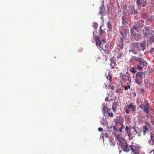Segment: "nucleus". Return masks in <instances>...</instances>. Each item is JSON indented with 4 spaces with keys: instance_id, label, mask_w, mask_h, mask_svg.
I'll return each instance as SVG.
<instances>
[{
    "instance_id": "f257e3e1",
    "label": "nucleus",
    "mask_w": 154,
    "mask_h": 154,
    "mask_svg": "<svg viewBox=\"0 0 154 154\" xmlns=\"http://www.w3.org/2000/svg\"><path fill=\"white\" fill-rule=\"evenodd\" d=\"M94 39L95 41L96 45L100 50L103 51H106L107 50V48H106V45H105V47L104 48H103V45L104 44L102 43L99 36L96 35Z\"/></svg>"
},
{
    "instance_id": "f03ea898",
    "label": "nucleus",
    "mask_w": 154,
    "mask_h": 154,
    "mask_svg": "<svg viewBox=\"0 0 154 154\" xmlns=\"http://www.w3.org/2000/svg\"><path fill=\"white\" fill-rule=\"evenodd\" d=\"M131 47V51L135 54L139 53L141 50L139 48V44L137 42L132 43Z\"/></svg>"
},
{
    "instance_id": "7ed1b4c3",
    "label": "nucleus",
    "mask_w": 154,
    "mask_h": 154,
    "mask_svg": "<svg viewBox=\"0 0 154 154\" xmlns=\"http://www.w3.org/2000/svg\"><path fill=\"white\" fill-rule=\"evenodd\" d=\"M135 81L136 84L141 86L143 81L142 78V72H138L136 74Z\"/></svg>"
},
{
    "instance_id": "20e7f679",
    "label": "nucleus",
    "mask_w": 154,
    "mask_h": 154,
    "mask_svg": "<svg viewBox=\"0 0 154 154\" xmlns=\"http://www.w3.org/2000/svg\"><path fill=\"white\" fill-rule=\"evenodd\" d=\"M127 75L123 74V73H121L120 74V78L122 79V81H128L130 83L131 82V78L130 77V74L128 72L126 73Z\"/></svg>"
},
{
    "instance_id": "39448f33",
    "label": "nucleus",
    "mask_w": 154,
    "mask_h": 154,
    "mask_svg": "<svg viewBox=\"0 0 154 154\" xmlns=\"http://www.w3.org/2000/svg\"><path fill=\"white\" fill-rule=\"evenodd\" d=\"M121 148L122 150L125 152H128L131 150V145L128 146V144L127 143L123 142L120 143Z\"/></svg>"
},
{
    "instance_id": "423d86ee",
    "label": "nucleus",
    "mask_w": 154,
    "mask_h": 154,
    "mask_svg": "<svg viewBox=\"0 0 154 154\" xmlns=\"http://www.w3.org/2000/svg\"><path fill=\"white\" fill-rule=\"evenodd\" d=\"M137 6L139 8L145 7L147 5V1L137 0L136 2Z\"/></svg>"
},
{
    "instance_id": "0eeeda50",
    "label": "nucleus",
    "mask_w": 154,
    "mask_h": 154,
    "mask_svg": "<svg viewBox=\"0 0 154 154\" xmlns=\"http://www.w3.org/2000/svg\"><path fill=\"white\" fill-rule=\"evenodd\" d=\"M140 147L139 146L131 145V150H132L134 154H140Z\"/></svg>"
},
{
    "instance_id": "6e6552de",
    "label": "nucleus",
    "mask_w": 154,
    "mask_h": 154,
    "mask_svg": "<svg viewBox=\"0 0 154 154\" xmlns=\"http://www.w3.org/2000/svg\"><path fill=\"white\" fill-rule=\"evenodd\" d=\"M143 110L144 112L148 114L149 111L150 110H152V109L150 108V107L149 104L147 102L146 103L145 105H143L141 107L142 109H143Z\"/></svg>"
},
{
    "instance_id": "1a4fd4ad",
    "label": "nucleus",
    "mask_w": 154,
    "mask_h": 154,
    "mask_svg": "<svg viewBox=\"0 0 154 154\" xmlns=\"http://www.w3.org/2000/svg\"><path fill=\"white\" fill-rule=\"evenodd\" d=\"M143 31V35L145 37L147 38L148 35H150L151 32L149 27L145 26Z\"/></svg>"
},
{
    "instance_id": "9d476101",
    "label": "nucleus",
    "mask_w": 154,
    "mask_h": 154,
    "mask_svg": "<svg viewBox=\"0 0 154 154\" xmlns=\"http://www.w3.org/2000/svg\"><path fill=\"white\" fill-rule=\"evenodd\" d=\"M140 30V28L136 25H134L132 28L131 29V35H134L136 32H139Z\"/></svg>"
},
{
    "instance_id": "9b49d317",
    "label": "nucleus",
    "mask_w": 154,
    "mask_h": 154,
    "mask_svg": "<svg viewBox=\"0 0 154 154\" xmlns=\"http://www.w3.org/2000/svg\"><path fill=\"white\" fill-rule=\"evenodd\" d=\"M114 135L116 137V139L120 142V143L125 141V139L122 137V135L117 134L116 133H115Z\"/></svg>"
},
{
    "instance_id": "f8f14e48",
    "label": "nucleus",
    "mask_w": 154,
    "mask_h": 154,
    "mask_svg": "<svg viewBox=\"0 0 154 154\" xmlns=\"http://www.w3.org/2000/svg\"><path fill=\"white\" fill-rule=\"evenodd\" d=\"M106 77L107 80V82L108 83V84H106L105 86L106 87H109L110 86V84L111 82V79L112 78V76L111 74L109 73L108 75L106 76Z\"/></svg>"
},
{
    "instance_id": "ddd939ff",
    "label": "nucleus",
    "mask_w": 154,
    "mask_h": 154,
    "mask_svg": "<svg viewBox=\"0 0 154 154\" xmlns=\"http://www.w3.org/2000/svg\"><path fill=\"white\" fill-rule=\"evenodd\" d=\"M114 122L116 125L119 123L120 124L124 121L122 120L121 117L118 116L114 119Z\"/></svg>"
},
{
    "instance_id": "4468645a",
    "label": "nucleus",
    "mask_w": 154,
    "mask_h": 154,
    "mask_svg": "<svg viewBox=\"0 0 154 154\" xmlns=\"http://www.w3.org/2000/svg\"><path fill=\"white\" fill-rule=\"evenodd\" d=\"M138 62L140 63L139 64L141 65L143 67H144V66L147 64V62L143 58H140L139 59Z\"/></svg>"
},
{
    "instance_id": "2eb2a0df",
    "label": "nucleus",
    "mask_w": 154,
    "mask_h": 154,
    "mask_svg": "<svg viewBox=\"0 0 154 154\" xmlns=\"http://www.w3.org/2000/svg\"><path fill=\"white\" fill-rule=\"evenodd\" d=\"M110 66L112 69L114 68H116L118 69V67L117 66V65L116 63V61L113 60H111V63L110 64Z\"/></svg>"
},
{
    "instance_id": "dca6fc26",
    "label": "nucleus",
    "mask_w": 154,
    "mask_h": 154,
    "mask_svg": "<svg viewBox=\"0 0 154 154\" xmlns=\"http://www.w3.org/2000/svg\"><path fill=\"white\" fill-rule=\"evenodd\" d=\"M136 133L138 134V136H140L142 133V130L141 129L139 128L138 127L134 128V129Z\"/></svg>"
},
{
    "instance_id": "f3484780",
    "label": "nucleus",
    "mask_w": 154,
    "mask_h": 154,
    "mask_svg": "<svg viewBox=\"0 0 154 154\" xmlns=\"http://www.w3.org/2000/svg\"><path fill=\"white\" fill-rule=\"evenodd\" d=\"M149 143L151 145H154V134H150V139L149 140Z\"/></svg>"
},
{
    "instance_id": "a211bd4d",
    "label": "nucleus",
    "mask_w": 154,
    "mask_h": 154,
    "mask_svg": "<svg viewBox=\"0 0 154 154\" xmlns=\"http://www.w3.org/2000/svg\"><path fill=\"white\" fill-rule=\"evenodd\" d=\"M123 40H122V39L121 38V39H120L119 40V41L118 46V48L119 49H122L123 48Z\"/></svg>"
},
{
    "instance_id": "6ab92c4d",
    "label": "nucleus",
    "mask_w": 154,
    "mask_h": 154,
    "mask_svg": "<svg viewBox=\"0 0 154 154\" xmlns=\"http://www.w3.org/2000/svg\"><path fill=\"white\" fill-rule=\"evenodd\" d=\"M128 109H131L132 111H135L136 109V105L134 106L133 104L130 103L129 105L128 106Z\"/></svg>"
},
{
    "instance_id": "aec40b11",
    "label": "nucleus",
    "mask_w": 154,
    "mask_h": 154,
    "mask_svg": "<svg viewBox=\"0 0 154 154\" xmlns=\"http://www.w3.org/2000/svg\"><path fill=\"white\" fill-rule=\"evenodd\" d=\"M118 106V103L115 101L113 102L112 106V109L114 112H116V108Z\"/></svg>"
},
{
    "instance_id": "412c9836",
    "label": "nucleus",
    "mask_w": 154,
    "mask_h": 154,
    "mask_svg": "<svg viewBox=\"0 0 154 154\" xmlns=\"http://www.w3.org/2000/svg\"><path fill=\"white\" fill-rule=\"evenodd\" d=\"M126 36V35H125L123 32L122 31L120 32V35H119V37H120V39H122V40H124L125 38V37Z\"/></svg>"
},
{
    "instance_id": "4be33fe9",
    "label": "nucleus",
    "mask_w": 154,
    "mask_h": 154,
    "mask_svg": "<svg viewBox=\"0 0 154 154\" xmlns=\"http://www.w3.org/2000/svg\"><path fill=\"white\" fill-rule=\"evenodd\" d=\"M143 135H145L146 131L148 130V128L147 126V125H144L143 127Z\"/></svg>"
},
{
    "instance_id": "5701e85b",
    "label": "nucleus",
    "mask_w": 154,
    "mask_h": 154,
    "mask_svg": "<svg viewBox=\"0 0 154 154\" xmlns=\"http://www.w3.org/2000/svg\"><path fill=\"white\" fill-rule=\"evenodd\" d=\"M127 134L129 137V140H132L134 137V136H133L132 134L131 133V131L128 132L127 133Z\"/></svg>"
},
{
    "instance_id": "b1692460",
    "label": "nucleus",
    "mask_w": 154,
    "mask_h": 154,
    "mask_svg": "<svg viewBox=\"0 0 154 154\" xmlns=\"http://www.w3.org/2000/svg\"><path fill=\"white\" fill-rule=\"evenodd\" d=\"M123 122L120 124L121 127L119 129V131L120 132H122V129H124L125 128L124 125L123 124Z\"/></svg>"
},
{
    "instance_id": "393cba45",
    "label": "nucleus",
    "mask_w": 154,
    "mask_h": 154,
    "mask_svg": "<svg viewBox=\"0 0 154 154\" xmlns=\"http://www.w3.org/2000/svg\"><path fill=\"white\" fill-rule=\"evenodd\" d=\"M131 14H138V12L137 10H136L134 8H131Z\"/></svg>"
},
{
    "instance_id": "a878e982",
    "label": "nucleus",
    "mask_w": 154,
    "mask_h": 154,
    "mask_svg": "<svg viewBox=\"0 0 154 154\" xmlns=\"http://www.w3.org/2000/svg\"><path fill=\"white\" fill-rule=\"evenodd\" d=\"M123 55V53L120 52H118L117 54V59H119Z\"/></svg>"
},
{
    "instance_id": "bb28decb",
    "label": "nucleus",
    "mask_w": 154,
    "mask_h": 154,
    "mask_svg": "<svg viewBox=\"0 0 154 154\" xmlns=\"http://www.w3.org/2000/svg\"><path fill=\"white\" fill-rule=\"evenodd\" d=\"M125 131L126 133L131 131V128L128 126H126L125 128Z\"/></svg>"
},
{
    "instance_id": "cd10ccee",
    "label": "nucleus",
    "mask_w": 154,
    "mask_h": 154,
    "mask_svg": "<svg viewBox=\"0 0 154 154\" xmlns=\"http://www.w3.org/2000/svg\"><path fill=\"white\" fill-rule=\"evenodd\" d=\"M107 27L109 31H111L112 29V25L109 22H107Z\"/></svg>"
},
{
    "instance_id": "c85d7f7f",
    "label": "nucleus",
    "mask_w": 154,
    "mask_h": 154,
    "mask_svg": "<svg viewBox=\"0 0 154 154\" xmlns=\"http://www.w3.org/2000/svg\"><path fill=\"white\" fill-rule=\"evenodd\" d=\"M102 26H100V36H101V35L104 34V31L101 28Z\"/></svg>"
},
{
    "instance_id": "c756f323",
    "label": "nucleus",
    "mask_w": 154,
    "mask_h": 154,
    "mask_svg": "<svg viewBox=\"0 0 154 154\" xmlns=\"http://www.w3.org/2000/svg\"><path fill=\"white\" fill-rule=\"evenodd\" d=\"M110 110H111L110 109H109H109H107V112H108V113L109 114V117H112L114 115L111 112H110Z\"/></svg>"
},
{
    "instance_id": "7c9ffc66",
    "label": "nucleus",
    "mask_w": 154,
    "mask_h": 154,
    "mask_svg": "<svg viewBox=\"0 0 154 154\" xmlns=\"http://www.w3.org/2000/svg\"><path fill=\"white\" fill-rule=\"evenodd\" d=\"M141 16L144 19H146L147 17V14L146 13L143 14H141Z\"/></svg>"
},
{
    "instance_id": "2f4dec72",
    "label": "nucleus",
    "mask_w": 154,
    "mask_h": 154,
    "mask_svg": "<svg viewBox=\"0 0 154 154\" xmlns=\"http://www.w3.org/2000/svg\"><path fill=\"white\" fill-rule=\"evenodd\" d=\"M137 68L139 70H142L143 69V66L139 64L137 66Z\"/></svg>"
},
{
    "instance_id": "473e14b6",
    "label": "nucleus",
    "mask_w": 154,
    "mask_h": 154,
    "mask_svg": "<svg viewBox=\"0 0 154 154\" xmlns=\"http://www.w3.org/2000/svg\"><path fill=\"white\" fill-rule=\"evenodd\" d=\"M139 58H137V57H133L131 58V59L132 60L134 61H138V59H140Z\"/></svg>"
},
{
    "instance_id": "72a5a7b5",
    "label": "nucleus",
    "mask_w": 154,
    "mask_h": 154,
    "mask_svg": "<svg viewBox=\"0 0 154 154\" xmlns=\"http://www.w3.org/2000/svg\"><path fill=\"white\" fill-rule=\"evenodd\" d=\"M140 47V48L141 49L144 51L145 49V46L143 44H139Z\"/></svg>"
},
{
    "instance_id": "f704fd0d",
    "label": "nucleus",
    "mask_w": 154,
    "mask_h": 154,
    "mask_svg": "<svg viewBox=\"0 0 154 154\" xmlns=\"http://www.w3.org/2000/svg\"><path fill=\"white\" fill-rule=\"evenodd\" d=\"M131 119L128 115L126 116L125 120L127 122H129Z\"/></svg>"
},
{
    "instance_id": "c9c22d12",
    "label": "nucleus",
    "mask_w": 154,
    "mask_h": 154,
    "mask_svg": "<svg viewBox=\"0 0 154 154\" xmlns=\"http://www.w3.org/2000/svg\"><path fill=\"white\" fill-rule=\"evenodd\" d=\"M130 71L133 74H135L136 73V71L135 69L134 68H133L131 69Z\"/></svg>"
},
{
    "instance_id": "e433bc0d",
    "label": "nucleus",
    "mask_w": 154,
    "mask_h": 154,
    "mask_svg": "<svg viewBox=\"0 0 154 154\" xmlns=\"http://www.w3.org/2000/svg\"><path fill=\"white\" fill-rule=\"evenodd\" d=\"M125 89V90H127L128 89H130V86L128 85V86H125L123 87Z\"/></svg>"
},
{
    "instance_id": "4c0bfd02",
    "label": "nucleus",
    "mask_w": 154,
    "mask_h": 154,
    "mask_svg": "<svg viewBox=\"0 0 154 154\" xmlns=\"http://www.w3.org/2000/svg\"><path fill=\"white\" fill-rule=\"evenodd\" d=\"M124 109L126 113L129 114L130 113V110L129 109Z\"/></svg>"
},
{
    "instance_id": "58836bf2",
    "label": "nucleus",
    "mask_w": 154,
    "mask_h": 154,
    "mask_svg": "<svg viewBox=\"0 0 154 154\" xmlns=\"http://www.w3.org/2000/svg\"><path fill=\"white\" fill-rule=\"evenodd\" d=\"M103 3L101 5V6L100 7V10H102L103 8H104V6H103L104 1H103Z\"/></svg>"
},
{
    "instance_id": "ea45409f",
    "label": "nucleus",
    "mask_w": 154,
    "mask_h": 154,
    "mask_svg": "<svg viewBox=\"0 0 154 154\" xmlns=\"http://www.w3.org/2000/svg\"><path fill=\"white\" fill-rule=\"evenodd\" d=\"M154 38V36H152L151 37H150V40L151 42H154V41L153 40V39Z\"/></svg>"
},
{
    "instance_id": "a19ab883",
    "label": "nucleus",
    "mask_w": 154,
    "mask_h": 154,
    "mask_svg": "<svg viewBox=\"0 0 154 154\" xmlns=\"http://www.w3.org/2000/svg\"><path fill=\"white\" fill-rule=\"evenodd\" d=\"M113 129L114 131H118V128L116 126H114L113 127Z\"/></svg>"
},
{
    "instance_id": "79ce46f5",
    "label": "nucleus",
    "mask_w": 154,
    "mask_h": 154,
    "mask_svg": "<svg viewBox=\"0 0 154 154\" xmlns=\"http://www.w3.org/2000/svg\"><path fill=\"white\" fill-rule=\"evenodd\" d=\"M120 89H117L116 90V92L118 93H119L120 92Z\"/></svg>"
},
{
    "instance_id": "37998d69",
    "label": "nucleus",
    "mask_w": 154,
    "mask_h": 154,
    "mask_svg": "<svg viewBox=\"0 0 154 154\" xmlns=\"http://www.w3.org/2000/svg\"><path fill=\"white\" fill-rule=\"evenodd\" d=\"M99 14L101 15H102L103 14L104 11H103L102 10H100V11L99 12Z\"/></svg>"
},
{
    "instance_id": "c03bdc74",
    "label": "nucleus",
    "mask_w": 154,
    "mask_h": 154,
    "mask_svg": "<svg viewBox=\"0 0 154 154\" xmlns=\"http://www.w3.org/2000/svg\"><path fill=\"white\" fill-rule=\"evenodd\" d=\"M93 26L95 27V30H96V28L97 27V23H94Z\"/></svg>"
},
{
    "instance_id": "a18cd8bd",
    "label": "nucleus",
    "mask_w": 154,
    "mask_h": 154,
    "mask_svg": "<svg viewBox=\"0 0 154 154\" xmlns=\"http://www.w3.org/2000/svg\"><path fill=\"white\" fill-rule=\"evenodd\" d=\"M147 20L149 21H151L152 20V18L151 17H149L147 18Z\"/></svg>"
},
{
    "instance_id": "49530a36",
    "label": "nucleus",
    "mask_w": 154,
    "mask_h": 154,
    "mask_svg": "<svg viewBox=\"0 0 154 154\" xmlns=\"http://www.w3.org/2000/svg\"><path fill=\"white\" fill-rule=\"evenodd\" d=\"M99 131H101L103 130V128H99L98 129Z\"/></svg>"
},
{
    "instance_id": "de8ad7c7",
    "label": "nucleus",
    "mask_w": 154,
    "mask_h": 154,
    "mask_svg": "<svg viewBox=\"0 0 154 154\" xmlns=\"http://www.w3.org/2000/svg\"><path fill=\"white\" fill-rule=\"evenodd\" d=\"M154 50V48H152L150 49V52L152 53Z\"/></svg>"
},
{
    "instance_id": "09e8293b",
    "label": "nucleus",
    "mask_w": 154,
    "mask_h": 154,
    "mask_svg": "<svg viewBox=\"0 0 154 154\" xmlns=\"http://www.w3.org/2000/svg\"><path fill=\"white\" fill-rule=\"evenodd\" d=\"M102 42L103 43L105 44L106 42V41L105 39H103L102 40Z\"/></svg>"
},
{
    "instance_id": "8fccbe9b",
    "label": "nucleus",
    "mask_w": 154,
    "mask_h": 154,
    "mask_svg": "<svg viewBox=\"0 0 154 154\" xmlns=\"http://www.w3.org/2000/svg\"><path fill=\"white\" fill-rule=\"evenodd\" d=\"M108 100V97H106L105 99V101H107Z\"/></svg>"
},
{
    "instance_id": "3c124183",
    "label": "nucleus",
    "mask_w": 154,
    "mask_h": 154,
    "mask_svg": "<svg viewBox=\"0 0 154 154\" xmlns=\"http://www.w3.org/2000/svg\"><path fill=\"white\" fill-rule=\"evenodd\" d=\"M97 33V31H95V32H93V36L94 37V38L95 37V35L94 36V35L95 34V33Z\"/></svg>"
},
{
    "instance_id": "603ef678",
    "label": "nucleus",
    "mask_w": 154,
    "mask_h": 154,
    "mask_svg": "<svg viewBox=\"0 0 154 154\" xmlns=\"http://www.w3.org/2000/svg\"><path fill=\"white\" fill-rule=\"evenodd\" d=\"M111 89L112 90H114L115 89L114 87V86H112L111 88Z\"/></svg>"
},
{
    "instance_id": "864d4df0",
    "label": "nucleus",
    "mask_w": 154,
    "mask_h": 154,
    "mask_svg": "<svg viewBox=\"0 0 154 154\" xmlns=\"http://www.w3.org/2000/svg\"><path fill=\"white\" fill-rule=\"evenodd\" d=\"M139 122H140V123H142L143 122V121H141V120H140V119H139Z\"/></svg>"
},
{
    "instance_id": "5fc2aeb1",
    "label": "nucleus",
    "mask_w": 154,
    "mask_h": 154,
    "mask_svg": "<svg viewBox=\"0 0 154 154\" xmlns=\"http://www.w3.org/2000/svg\"><path fill=\"white\" fill-rule=\"evenodd\" d=\"M152 152H153V153H154V149L151 151L150 152V153H151Z\"/></svg>"
},
{
    "instance_id": "6e6d98bb",
    "label": "nucleus",
    "mask_w": 154,
    "mask_h": 154,
    "mask_svg": "<svg viewBox=\"0 0 154 154\" xmlns=\"http://www.w3.org/2000/svg\"><path fill=\"white\" fill-rule=\"evenodd\" d=\"M101 18L102 19H103L104 17H103V15H101Z\"/></svg>"
},
{
    "instance_id": "4d7b16f0",
    "label": "nucleus",
    "mask_w": 154,
    "mask_h": 154,
    "mask_svg": "<svg viewBox=\"0 0 154 154\" xmlns=\"http://www.w3.org/2000/svg\"><path fill=\"white\" fill-rule=\"evenodd\" d=\"M145 100L146 102V103L147 102L148 103V101L147 100Z\"/></svg>"
},
{
    "instance_id": "13d9d810",
    "label": "nucleus",
    "mask_w": 154,
    "mask_h": 154,
    "mask_svg": "<svg viewBox=\"0 0 154 154\" xmlns=\"http://www.w3.org/2000/svg\"><path fill=\"white\" fill-rule=\"evenodd\" d=\"M97 59L98 60H99L100 59H101V60H102V59L101 58H100V57H98Z\"/></svg>"
},
{
    "instance_id": "bf43d9fd",
    "label": "nucleus",
    "mask_w": 154,
    "mask_h": 154,
    "mask_svg": "<svg viewBox=\"0 0 154 154\" xmlns=\"http://www.w3.org/2000/svg\"><path fill=\"white\" fill-rule=\"evenodd\" d=\"M105 109H106V107H105V106L104 107H103V109L104 110H105Z\"/></svg>"
},
{
    "instance_id": "052dcab7",
    "label": "nucleus",
    "mask_w": 154,
    "mask_h": 154,
    "mask_svg": "<svg viewBox=\"0 0 154 154\" xmlns=\"http://www.w3.org/2000/svg\"><path fill=\"white\" fill-rule=\"evenodd\" d=\"M122 22L123 23H124V20H123V19H122Z\"/></svg>"
},
{
    "instance_id": "680f3d73",
    "label": "nucleus",
    "mask_w": 154,
    "mask_h": 154,
    "mask_svg": "<svg viewBox=\"0 0 154 154\" xmlns=\"http://www.w3.org/2000/svg\"><path fill=\"white\" fill-rule=\"evenodd\" d=\"M141 55V54H140L139 56H140Z\"/></svg>"
},
{
    "instance_id": "e2e57ef3",
    "label": "nucleus",
    "mask_w": 154,
    "mask_h": 154,
    "mask_svg": "<svg viewBox=\"0 0 154 154\" xmlns=\"http://www.w3.org/2000/svg\"><path fill=\"white\" fill-rule=\"evenodd\" d=\"M146 124H147V125H148V124H147V123H146Z\"/></svg>"
},
{
    "instance_id": "0e129e2a",
    "label": "nucleus",
    "mask_w": 154,
    "mask_h": 154,
    "mask_svg": "<svg viewBox=\"0 0 154 154\" xmlns=\"http://www.w3.org/2000/svg\"><path fill=\"white\" fill-rule=\"evenodd\" d=\"M153 154H154V153H153Z\"/></svg>"
}]
</instances>
